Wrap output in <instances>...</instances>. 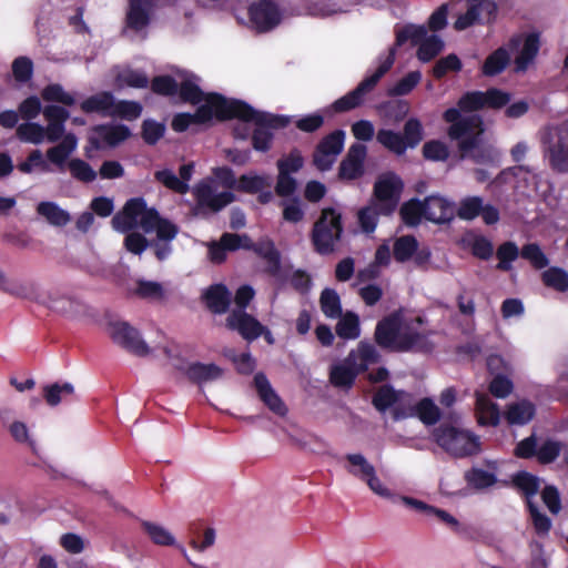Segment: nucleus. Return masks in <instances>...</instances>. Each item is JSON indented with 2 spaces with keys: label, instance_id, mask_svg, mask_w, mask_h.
<instances>
[{
  "label": "nucleus",
  "instance_id": "5",
  "mask_svg": "<svg viewBox=\"0 0 568 568\" xmlns=\"http://www.w3.org/2000/svg\"><path fill=\"white\" fill-rule=\"evenodd\" d=\"M229 100L221 93H211L206 103L200 104L194 113H178L173 116L171 126L175 132H184L192 124H207L213 119L225 121Z\"/></svg>",
  "mask_w": 568,
  "mask_h": 568
},
{
  "label": "nucleus",
  "instance_id": "29",
  "mask_svg": "<svg viewBox=\"0 0 568 568\" xmlns=\"http://www.w3.org/2000/svg\"><path fill=\"white\" fill-rule=\"evenodd\" d=\"M114 97L109 91H102L87 98L81 102V110L84 113H99L103 116H112L114 108Z\"/></svg>",
  "mask_w": 568,
  "mask_h": 568
},
{
  "label": "nucleus",
  "instance_id": "31",
  "mask_svg": "<svg viewBox=\"0 0 568 568\" xmlns=\"http://www.w3.org/2000/svg\"><path fill=\"white\" fill-rule=\"evenodd\" d=\"M510 63L508 49L499 47L485 59L481 65V73L485 77H496L503 73Z\"/></svg>",
  "mask_w": 568,
  "mask_h": 568
},
{
  "label": "nucleus",
  "instance_id": "27",
  "mask_svg": "<svg viewBox=\"0 0 568 568\" xmlns=\"http://www.w3.org/2000/svg\"><path fill=\"white\" fill-rule=\"evenodd\" d=\"M425 219L434 223H445L452 219L450 203L440 195H429L423 200Z\"/></svg>",
  "mask_w": 568,
  "mask_h": 568
},
{
  "label": "nucleus",
  "instance_id": "44",
  "mask_svg": "<svg viewBox=\"0 0 568 568\" xmlns=\"http://www.w3.org/2000/svg\"><path fill=\"white\" fill-rule=\"evenodd\" d=\"M464 478L468 486L477 490L491 487L497 483V477L494 473L477 467L467 470Z\"/></svg>",
  "mask_w": 568,
  "mask_h": 568
},
{
  "label": "nucleus",
  "instance_id": "30",
  "mask_svg": "<svg viewBox=\"0 0 568 568\" xmlns=\"http://www.w3.org/2000/svg\"><path fill=\"white\" fill-rule=\"evenodd\" d=\"M535 405L527 399H523L507 405L505 418L509 425H526L535 417Z\"/></svg>",
  "mask_w": 568,
  "mask_h": 568
},
{
  "label": "nucleus",
  "instance_id": "54",
  "mask_svg": "<svg viewBox=\"0 0 568 568\" xmlns=\"http://www.w3.org/2000/svg\"><path fill=\"white\" fill-rule=\"evenodd\" d=\"M527 509L530 515L534 529L539 537H545L551 529L550 518L542 514L532 500H528Z\"/></svg>",
  "mask_w": 568,
  "mask_h": 568
},
{
  "label": "nucleus",
  "instance_id": "1",
  "mask_svg": "<svg viewBox=\"0 0 568 568\" xmlns=\"http://www.w3.org/2000/svg\"><path fill=\"white\" fill-rule=\"evenodd\" d=\"M459 109L449 108L443 119L450 123L448 136L457 141L460 159H469L476 164L498 166L499 151L484 140V122L478 115L462 116Z\"/></svg>",
  "mask_w": 568,
  "mask_h": 568
},
{
  "label": "nucleus",
  "instance_id": "40",
  "mask_svg": "<svg viewBox=\"0 0 568 568\" xmlns=\"http://www.w3.org/2000/svg\"><path fill=\"white\" fill-rule=\"evenodd\" d=\"M427 38V30L424 26L408 24L396 31L395 44L390 49L402 47L408 40L412 44H420Z\"/></svg>",
  "mask_w": 568,
  "mask_h": 568
},
{
  "label": "nucleus",
  "instance_id": "49",
  "mask_svg": "<svg viewBox=\"0 0 568 568\" xmlns=\"http://www.w3.org/2000/svg\"><path fill=\"white\" fill-rule=\"evenodd\" d=\"M357 354L359 358L357 368L361 373L366 372L369 365L377 364L382 359V355L376 349L375 345L366 341H361L358 343Z\"/></svg>",
  "mask_w": 568,
  "mask_h": 568
},
{
  "label": "nucleus",
  "instance_id": "11",
  "mask_svg": "<svg viewBox=\"0 0 568 568\" xmlns=\"http://www.w3.org/2000/svg\"><path fill=\"white\" fill-rule=\"evenodd\" d=\"M111 337L114 343L136 356L144 357L150 353V347L142 339L140 332L126 322L111 324Z\"/></svg>",
  "mask_w": 568,
  "mask_h": 568
},
{
  "label": "nucleus",
  "instance_id": "48",
  "mask_svg": "<svg viewBox=\"0 0 568 568\" xmlns=\"http://www.w3.org/2000/svg\"><path fill=\"white\" fill-rule=\"evenodd\" d=\"M519 255L520 251L515 242L507 241L501 243L496 251V256L498 258L497 268L504 272L510 271L511 263L516 261Z\"/></svg>",
  "mask_w": 568,
  "mask_h": 568
},
{
  "label": "nucleus",
  "instance_id": "13",
  "mask_svg": "<svg viewBox=\"0 0 568 568\" xmlns=\"http://www.w3.org/2000/svg\"><path fill=\"white\" fill-rule=\"evenodd\" d=\"M248 17L258 32H268L281 22V12L272 0H260L248 8Z\"/></svg>",
  "mask_w": 568,
  "mask_h": 568
},
{
  "label": "nucleus",
  "instance_id": "39",
  "mask_svg": "<svg viewBox=\"0 0 568 568\" xmlns=\"http://www.w3.org/2000/svg\"><path fill=\"white\" fill-rule=\"evenodd\" d=\"M376 140L387 150L397 155H402L407 150V143L403 135L388 129H381L376 134Z\"/></svg>",
  "mask_w": 568,
  "mask_h": 568
},
{
  "label": "nucleus",
  "instance_id": "52",
  "mask_svg": "<svg viewBox=\"0 0 568 568\" xmlns=\"http://www.w3.org/2000/svg\"><path fill=\"white\" fill-rule=\"evenodd\" d=\"M382 215L377 205L369 201L367 206L362 207L357 213L358 224L364 233H373L377 226L378 216Z\"/></svg>",
  "mask_w": 568,
  "mask_h": 568
},
{
  "label": "nucleus",
  "instance_id": "24",
  "mask_svg": "<svg viewBox=\"0 0 568 568\" xmlns=\"http://www.w3.org/2000/svg\"><path fill=\"white\" fill-rule=\"evenodd\" d=\"M241 236L239 233L224 232L219 241H212L207 245L209 258L214 264H222L227 258V252L241 250Z\"/></svg>",
  "mask_w": 568,
  "mask_h": 568
},
{
  "label": "nucleus",
  "instance_id": "60",
  "mask_svg": "<svg viewBox=\"0 0 568 568\" xmlns=\"http://www.w3.org/2000/svg\"><path fill=\"white\" fill-rule=\"evenodd\" d=\"M42 99L48 102H59L64 105L71 106L75 103V99L68 92H65L61 84L52 83L48 84L42 90Z\"/></svg>",
  "mask_w": 568,
  "mask_h": 568
},
{
  "label": "nucleus",
  "instance_id": "22",
  "mask_svg": "<svg viewBox=\"0 0 568 568\" xmlns=\"http://www.w3.org/2000/svg\"><path fill=\"white\" fill-rule=\"evenodd\" d=\"M178 369L181 371L191 383L196 385L213 382L223 376V369L214 363L204 364L194 362L187 366H179Z\"/></svg>",
  "mask_w": 568,
  "mask_h": 568
},
{
  "label": "nucleus",
  "instance_id": "59",
  "mask_svg": "<svg viewBox=\"0 0 568 568\" xmlns=\"http://www.w3.org/2000/svg\"><path fill=\"white\" fill-rule=\"evenodd\" d=\"M116 83L130 88L145 89L149 85V79L142 71L128 69L116 75Z\"/></svg>",
  "mask_w": 568,
  "mask_h": 568
},
{
  "label": "nucleus",
  "instance_id": "33",
  "mask_svg": "<svg viewBox=\"0 0 568 568\" xmlns=\"http://www.w3.org/2000/svg\"><path fill=\"white\" fill-rule=\"evenodd\" d=\"M404 390H396L392 385L384 384L374 394L372 398L373 406L381 413H385L394 406L404 395Z\"/></svg>",
  "mask_w": 568,
  "mask_h": 568
},
{
  "label": "nucleus",
  "instance_id": "26",
  "mask_svg": "<svg viewBox=\"0 0 568 568\" xmlns=\"http://www.w3.org/2000/svg\"><path fill=\"white\" fill-rule=\"evenodd\" d=\"M152 9L153 0H129L125 18L128 28L140 31L148 27L151 21Z\"/></svg>",
  "mask_w": 568,
  "mask_h": 568
},
{
  "label": "nucleus",
  "instance_id": "9",
  "mask_svg": "<svg viewBox=\"0 0 568 568\" xmlns=\"http://www.w3.org/2000/svg\"><path fill=\"white\" fill-rule=\"evenodd\" d=\"M521 45L518 54L515 58V72H526L528 68L535 62L540 47V34L538 32L529 33H517L509 38L507 47L509 50H518Z\"/></svg>",
  "mask_w": 568,
  "mask_h": 568
},
{
  "label": "nucleus",
  "instance_id": "15",
  "mask_svg": "<svg viewBox=\"0 0 568 568\" xmlns=\"http://www.w3.org/2000/svg\"><path fill=\"white\" fill-rule=\"evenodd\" d=\"M226 327L236 331L247 342L257 339L265 331V326L245 311H232L226 317Z\"/></svg>",
  "mask_w": 568,
  "mask_h": 568
},
{
  "label": "nucleus",
  "instance_id": "34",
  "mask_svg": "<svg viewBox=\"0 0 568 568\" xmlns=\"http://www.w3.org/2000/svg\"><path fill=\"white\" fill-rule=\"evenodd\" d=\"M335 326L336 334L343 339H356L361 335L359 317L354 312L342 313Z\"/></svg>",
  "mask_w": 568,
  "mask_h": 568
},
{
  "label": "nucleus",
  "instance_id": "61",
  "mask_svg": "<svg viewBox=\"0 0 568 568\" xmlns=\"http://www.w3.org/2000/svg\"><path fill=\"white\" fill-rule=\"evenodd\" d=\"M179 83L171 75H156L151 80L153 93L163 97H173L178 93Z\"/></svg>",
  "mask_w": 568,
  "mask_h": 568
},
{
  "label": "nucleus",
  "instance_id": "50",
  "mask_svg": "<svg viewBox=\"0 0 568 568\" xmlns=\"http://www.w3.org/2000/svg\"><path fill=\"white\" fill-rule=\"evenodd\" d=\"M17 138L22 142L39 144L45 136V130L36 122H26L17 128Z\"/></svg>",
  "mask_w": 568,
  "mask_h": 568
},
{
  "label": "nucleus",
  "instance_id": "6",
  "mask_svg": "<svg viewBox=\"0 0 568 568\" xmlns=\"http://www.w3.org/2000/svg\"><path fill=\"white\" fill-rule=\"evenodd\" d=\"M394 62L395 49H390L387 57L371 75L362 80L355 89L332 103V110L336 113H344L361 106L365 95L373 91L379 80L392 69Z\"/></svg>",
  "mask_w": 568,
  "mask_h": 568
},
{
  "label": "nucleus",
  "instance_id": "12",
  "mask_svg": "<svg viewBox=\"0 0 568 568\" xmlns=\"http://www.w3.org/2000/svg\"><path fill=\"white\" fill-rule=\"evenodd\" d=\"M131 135L130 129L124 124H98L91 129L89 144L94 150L105 146L114 148L128 140Z\"/></svg>",
  "mask_w": 568,
  "mask_h": 568
},
{
  "label": "nucleus",
  "instance_id": "43",
  "mask_svg": "<svg viewBox=\"0 0 568 568\" xmlns=\"http://www.w3.org/2000/svg\"><path fill=\"white\" fill-rule=\"evenodd\" d=\"M271 187V180L267 176L257 174H242L237 180L236 190L243 193L256 194L264 189Z\"/></svg>",
  "mask_w": 568,
  "mask_h": 568
},
{
  "label": "nucleus",
  "instance_id": "16",
  "mask_svg": "<svg viewBox=\"0 0 568 568\" xmlns=\"http://www.w3.org/2000/svg\"><path fill=\"white\" fill-rule=\"evenodd\" d=\"M545 156L554 171L568 172V132L559 131L551 135L545 146Z\"/></svg>",
  "mask_w": 568,
  "mask_h": 568
},
{
  "label": "nucleus",
  "instance_id": "37",
  "mask_svg": "<svg viewBox=\"0 0 568 568\" xmlns=\"http://www.w3.org/2000/svg\"><path fill=\"white\" fill-rule=\"evenodd\" d=\"M399 215L407 226H417L425 217V207L423 201L410 199L404 202L399 209Z\"/></svg>",
  "mask_w": 568,
  "mask_h": 568
},
{
  "label": "nucleus",
  "instance_id": "28",
  "mask_svg": "<svg viewBox=\"0 0 568 568\" xmlns=\"http://www.w3.org/2000/svg\"><path fill=\"white\" fill-rule=\"evenodd\" d=\"M476 413L481 426H497L500 420L498 405L487 394L476 393Z\"/></svg>",
  "mask_w": 568,
  "mask_h": 568
},
{
  "label": "nucleus",
  "instance_id": "55",
  "mask_svg": "<svg viewBox=\"0 0 568 568\" xmlns=\"http://www.w3.org/2000/svg\"><path fill=\"white\" fill-rule=\"evenodd\" d=\"M520 256L527 260L536 270L545 268L549 264L548 257L537 243L525 244L520 250Z\"/></svg>",
  "mask_w": 568,
  "mask_h": 568
},
{
  "label": "nucleus",
  "instance_id": "14",
  "mask_svg": "<svg viewBox=\"0 0 568 568\" xmlns=\"http://www.w3.org/2000/svg\"><path fill=\"white\" fill-rule=\"evenodd\" d=\"M144 209L145 200L143 197L129 199L123 207L113 215L111 220L112 227L120 233L135 230L140 224Z\"/></svg>",
  "mask_w": 568,
  "mask_h": 568
},
{
  "label": "nucleus",
  "instance_id": "42",
  "mask_svg": "<svg viewBox=\"0 0 568 568\" xmlns=\"http://www.w3.org/2000/svg\"><path fill=\"white\" fill-rule=\"evenodd\" d=\"M73 394L74 387L70 383H53L43 387V398L49 406H57Z\"/></svg>",
  "mask_w": 568,
  "mask_h": 568
},
{
  "label": "nucleus",
  "instance_id": "20",
  "mask_svg": "<svg viewBox=\"0 0 568 568\" xmlns=\"http://www.w3.org/2000/svg\"><path fill=\"white\" fill-rule=\"evenodd\" d=\"M254 386L256 388L260 399L264 405L274 414L278 416H285L287 407L278 396V394L272 387L270 381L264 373H257L254 376Z\"/></svg>",
  "mask_w": 568,
  "mask_h": 568
},
{
  "label": "nucleus",
  "instance_id": "8",
  "mask_svg": "<svg viewBox=\"0 0 568 568\" xmlns=\"http://www.w3.org/2000/svg\"><path fill=\"white\" fill-rule=\"evenodd\" d=\"M403 189V180L397 174H383L374 183L371 202L377 205L383 216H390L398 206Z\"/></svg>",
  "mask_w": 568,
  "mask_h": 568
},
{
  "label": "nucleus",
  "instance_id": "7",
  "mask_svg": "<svg viewBox=\"0 0 568 568\" xmlns=\"http://www.w3.org/2000/svg\"><path fill=\"white\" fill-rule=\"evenodd\" d=\"M195 205L193 215L207 219L211 214L222 211L235 201V195L230 191L216 193L211 181L202 180L193 189Z\"/></svg>",
  "mask_w": 568,
  "mask_h": 568
},
{
  "label": "nucleus",
  "instance_id": "47",
  "mask_svg": "<svg viewBox=\"0 0 568 568\" xmlns=\"http://www.w3.org/2000/svg\"><path fill=\"white\" fill-rule=\"evenodd\" d=\"M542 283L557 292L568 291V273L560 267H549L541 274Z\"/></svg>",
  "mask_w": 568,
  "mask_h": 568
},
{
  "label": "nucleus",
  "instance_id": "63",
  "mask_svg": "<svg viewBox=\"0 0 568 568\" xmlns=\"http://www.w3.org/2000/svg\"><path fill=\"white\" fill-rule=\"evenodd\" d=\"M304 165V158L298 149H293L286 156L276 163L280 173L292 174L298 172Z\"/></svg>",
  "mask_w": 568,
  "mask_h": 568
},
{
  "label": "nucleus",
  "instance_id": "35",
  "mask_svg": "<svg viewBox=\"0 0 568 568\" xmlns=\"http://www.w3.org/2000/svg\"><path fill=\"white\" fill-rule=\"evenodd\" d=\"M513 484L526 498V504L531 500L540 487L539 478L525 470H520L513 476Z\"/></svg>",
  "mask_w": 568,
  "mask_h": 568
},
{
  "label": "nucleus",
  "instance_id": "56",
  "mask_svg": "<svg viewBox=\"0 0 568 568\" xmlns=\"http://www.w3.org/2000/svg\"><path fill=\"white\" fill-rule=\"evenodd\" d=\"M561 449L562 444L560 442L547 439L537 449L536 458L541 465L551 464L559 457Z\"/></svg>",
  "mask_w": 568,
  "mask_h": 568
},
{
  "label": "nucleus",
  "instance_id": "58",
  "mask_svg": "<svg viewBox=\"0 0 568 568\" xmlns=\"http://www.w3.org/2000/svg\"><path fill=\"white\" fill-rule=\"evenodd\" d=\"M134 293L144 300H162L164 297L163 286L159 282L139 280Z\"/></svg>",
  "mask_w": 568,
  "mask_h": 568
},
{
  "label": "nucleus",
  "instance_id": "10",
  "mask_svg": "<svg viewBox=\"0 0 568 568\" xmlns=\"http://www.w3.org/2000/svg\"><path fill=\"white\" fill-rule=\"evenodd\" d=\"M345 144V132L337 129L324 138L317 143L313 153V163L320 171H328L336 156L339 155Z\"/></svg>",
  "mask_w": 568,
  "mask_h": 568
},
{
  "label": "nucleus",
  "instance_id": "38",
  "mask_svg": "<svg viewBox=\"0 0 568 568\" xmlns=\"http://www.w3.org/2000/svg\"><path fill=\"white\" fill-rule=\"evenodd\" d=\"M320 307L328 318H337L342 315V304L338 293L334 288L326 287L320 295Z\"/></svg>",
  "mask_w": 568,
  "mask_h": 568
},
{
  "label": "nucleus",
  "instance_id": "64",
  "mask_svg": "<svg viewBox=\"0 0 568 568\" xmlns=\"http://www.w3.org/2000/svg\"><path fill=\"white\" fill-rule=\"evenodd\" d=\"M483 211V199L479 196H469L464 199L457 210L459 219L471 221L476 219Z\"/></svg>",
  "mask_w": 568,
  "mask_h": 568
},
{
  "label": "nucleus",
  "instance_id": "2",
  "mask_svg": "<svg viewBox=\"0 0 568 568\" xmlns=\"http://www.w3.org/2000/svg\"><path fill=\"white\" fill-rule=\"evenodd\" d=\"M237 119L244 123H254L255 129L251 134L252 146L255 151L267 152L272 148L274 134L272 130L284 129L291 123V118L276 115L255 110L243 100L230 99L225 114V121Z\"/></svg>",
  "mask_w": 568,
  "mask_h": 568
},
{
  "label": "nucleus",
  "instance_id": "23",
  "mask_svg": "<svg viewBox=\"0 0 568 568\" xmlns=\"http://www.w3.org/2000/svg\"><path fill=\"white\" fill-rule=\"evenodd\" d=\"M427 333L417 332L409 327H406L399 334V339L397 343L396 352L397 353H406V352H422L429 353L433 351L434 345L428 339Z\"/></svg>",
  "mask_w": 568,
  "mask_h": 568
},
{
  "label": "nucleus",
  "instance_id": "62",
  "mask_svg": "<svg viewBox=\"0 0 568 568\" xmlns=\"http://www.w3.org/2000/svg\"><path fill=\"white\" fill-rule=\"evenodd\" d=\"M463 68L460 59L455 54L450 53L444 58H440L433 68V75L436 79L444 78L448 72H459Z\"/></svg>",
  "mask_w": 568,
  "mask_h": 568
},
{
  "label": "nucleus",
  "instance_id": "51",
  "mask_svg": "<svg viewBox=\"0 0 568 568\" xmlns=\"http://www.w3.org/2000/svg\"><path fill=\"white\" fill-rule=\"evenodd\" d=\"M444 48L443 40L433 34L427 37L417 49V58L422 62H429L440 53Z\"/></svg>",
  "mask_w": 568,
  "mask_h": 568
},
{
  "label": "nucleus",
  "instance_id": "25",
  "mask_svg": "<svg viewBox=\"0 0 568 568\" xmlns=\"http://www.w3.org/2000/svg\"><path fill=\"white\" fill-rule=\"evenodd\" d=\"M202 301L213 314H224L231 305V292L222 284L210 285L202 294Z\"/></svg>",
  "mask_w": 568,
  "mask_h": 568
},
{
  "label": "nucleus",
  "instance_id": "32",
  "mask_svg": "<svg viewBox=\"0 0 568 568\" xmlns=\"http://www.w3.org/2000/svg\"><path fill=\"white\" fill-rule=\"evenodd\" d=\"M37 213L44 217L53 226H64L71 221L69 212L61 209L57 203L42 201L37 205Z\"/></svg>",
  "mask_w": 568,
  "mask_h": 568
},
{
  "label": "nucleus",
  "instance_id": "18",
  "mask_svg": "<svg viewBox=\"0 0 568 568\" xmlns=\"http://www.w3.org/2000/svg\"><path fill=\"white\" fill-rule=\"evenodd\" d=\"M347 462L358 469H349V473L365 480L368 487L379 496H387L388 490L385 488L381 479L376 476L375 468L369 464L362 454L346 455Z\"/></svg>",
  "mask_w": 568,
  "mask_h": 568
},
{
  "label": "nucleus",
  "instance_id": "41",
  "mask_svg": "<svg viewBox=\"0 0 568 568\" xmlns=\"http://www.w3.org/2000/svg\"><path fill=\"white\" fill-rule=\"evenodd\" d=\"M418 248V242L413 235L397 237L393 245V255L397 262L410 260Z\"/></svg>",
  "mask_w": 568,
  "mask_h": 568
},
{
  "label": "nucleus",
  "instance_id": "53",
  "mask_svg": "<svg viewBox=\"0 0 568 568\" xmlns=\"http://www.w3.org/2000/svg\"><path fill=\"white\" fill-rule=\"evenodd\" d=\"M422 80L419 71H410L398 80L389 90L390 97H402L410 93Z\"/></svg>",
  "mask_w": 568,
  "mask_h": 568
},
{
  "label": "nucleus",
  "instance_id": "36",
  "mask_svg": "<svg viewBox=\"0 0 568 568\" xmlns=\"http://www.w3.org/2000/svg\"><path fill=\"white\" fill-rule=\"evenodd\" d=\"M359 373L357 367L355 368L343 364L334 365L329 372V382L335 387L351 388Z\"/></svg>",
  "mask_w": 568,
  "mask_h": 568
},
{
  "label": "nucleus",
  "instance_id": "46",
  "mask_svg": "<svg viewBox=\"0 0 568 568\" xmlns=\"http://www.w3.org/2000/svg\"><path fill=\"white\" fill-rule=\"evenodd\" d=\"M178 93L183 102L197 105L201 102L206 103V99L212 92L205 93L193 81L184 80L179 84Z\"/></svg>",
  "mask_w": 568,
  "mask_h": 568
},
{
  "label": "nucleus",
  "instance_id": "4",
  "mask_svg": "<svg viewBox=\"0 0 568 568\" xmlns=\"http://www.w3.org/2000/svg\"><path fill=\"white\" fill-rule=\"evenodd\" d=\"M433 437L439 447L457 458L473 456L480 450V440L477 435L452 425H439L434 429Z\"/></svg>",
  "mask_w": 568,
  "mask_h": 568
},
{
  "label": "nucleus",
  "instance_id": "3",
  "mask_svg": "<svg viewBox=\"0 0 568 568\" xmlns=\"http://www.w3.org/2000/svg\"><path fill=\"white\" fill-rule=\"evenodd\" d=\"M343 234L344 225L342 213L334 207L322 209L310 234L313 250L320 255L334 253Z\"/></svg>",
  "mask_w": 568,
  "mask_h": 568
},
{
  "label": "nucleus",
  "instance_id": "19",
  "mask_svg": "<svg viewBox=\"0 0 568 568\" xmlns=\"http://www.w3.org/2000/svg\"><path fill=\"white\" fill-rule=\"evenodd\" d=\"M253 252L266 262L264 272L276 278L284 280L282 272V256L281 252L276 248L273 240L265 237L261 239L255 243Z\"/></svg>",
  "mask_w": 568,
  "mask_h": 568
},
{
  "label": "nucleus",
  "instance_id": "17",
  "mask_svg": "<svg viewBox=\"0 0 568 568\" xmlns=\"http://www.w3.org/2000/svg\"><path fill=\"white\" fill-rule=\"evenodd\" d=\"M399 334L400 320L398 315L390 314L376 324L374 339L381 348L396 352Z\"/></svg>",
  "mask_w": 568,
  "mask_h": 568
},
{
  "label": "nucleus",
  "instance_id": "45",
  "mask_svg": "<svg viewBox=\"0 0 568 568\" xmlns=\"http://www.w3.org/2000/svg\"><path fill=\"white\" fill-rule=\"evenodd\" d=\"M141 527L152 542L158 546H173L175 544L174 536L159 524L143 520Z\"/></svg>",
  "mask_w": 568,
  "mask_h": 568
},
{
  "label": "nucleus",
  "instance_id": "57",
  "mask_svg": "<svg viewBox=\"0 0 568 568\" xmlns=\"http://www.w3.org/2000/svg\"><path fill=\"white\" fill-rule=\"evenodd\" d=\"M71 175L83 183H91L97 179V172L92 166L81 159H72L69 162Z\"/></svg>",
  "mask_w": 568,
  "mask_h": 568
},
{
  "label": "nucleus",
  "instance_id": "21",
  "mask_svg": "<svg viewBox=\"0 0 568 568\" xmlns=\"http://www.w3.org/2000/svg\"><path fill=\"white\" fill-rule=\"evenodd\" d=\"M408 416L418 417L425 425H435L440 418V409L430 398L425 397L415 406H412L408 414L400 408H395L393 410V417L396 420Z\"/></svg>",
  "mask_w": 568,
  "mask_h": 568
}]
</instances>
